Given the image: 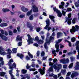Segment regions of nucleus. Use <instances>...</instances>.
Returning a JSON list of instances; mask_svg holds the SVG:
<instances>
[{
  "label": "nucleus",
  "instance_id": "nucleus-32",
  "mask_svg": "<svg viewBox=\"0 0 79 79\" xmlns=\"http://www.w3.org/2000/svg\"><path fill=\"white\" fill-rule=\"evenodd\" d=\"M32 10L31 9L30 11L28 12L27 13V16H29V15H31V13H32Z\"/></svg>",
  "mask_w": 79,
  "mask_h": 79
},
{
  "label": "nucleus",
  "instance_id": "nucleus-18",
  "mask_svg": "<svg viewBox=\"0 0 79 79\" xmlns=\"http://www.w3.org/2000/svg\"><path fill=\"white\" fill-rule=\"evenodd\" d=\"M75 70L79 69V62H77L76 64V66L74 68Z\"/></svg>",
  "mask_w": 79,
  "mask_h": 79
},
{
  "label": "nucleus",
  "instance_id": "nucleus-41",
  "mask_svg": "<svg viewBox=\"0 0 79 79\" xmlns=\"http://www.w3.org/2000/svg\"><path fill=\"white\" fill-rule=\"evenodd\" d=\"M12 52H14V53H16V52L17 51V49L16 48H14L12 50Z\"/></svg>",
  "mask_w": 79,
  "mask_h": 79
},
{
  "label": "nucleus",
  "instance_id": "nucleus-27",
  "mask_svg": "<svg viewBox=\"0 0 79 79\" xmlns=\"http://www.w3.org/2000/svg\"><path fill=\"white\" fill-rule=\"evenodd\" d=\"M49 17L51 19H52V21L54 23H55V20L53 19L55 18V17L53 16L49 15Z\"/></svg>",
  "mask_w": 79,
  "mask_h": 79
},
{
  "label": "nucleus",
  "instance_id": "nucleus-53",
  "mask_svg": "<svg viewBox=\"0 0 79 79\" xmlns=\"http://www.w3.org/2000/svg\"><path fill=\"white\" fill-rule=\"evenodd\" d=\"M48 71H53V68L51 67L49 69Z\"/></svg>",
  "mask_w": 79,
  "mask_h": 79
},
{
  "label": "nucleus",
  "instance_id": "nucleus-45",
  "mask_svg": "<svg viewBox=\"0 0 79 79\" xmlns=\"http://www.w3.org/2000/svg\"><path fill=\"white\" fill-rule=\"evenodd\" d=\"M25 17V15H20L19 17L20 18H23L24 17Z\"/></svg>",
  "mask_w": 79,
  "mask_h": 79
},
{
  "label": "nucleus",
  "instance_id": "nucleus-28",
  "mask_svg": "<svg viewBox=\"0 0 79 79\" xmlns=\"http://www.w3.org/2000/svg\"><path fill=\"white\" fill-rule=\"evenodd\" d=\"M2 10L3 12H4V13H6V12H7V11H10L9 9H8L6 8H3L2 9Z\"/></svg>",
  "mask_w": 79,
  "mask_h": 79
},
{
  "label": "nucleus",
  "instance_id": "nucleus-56",
  "mask_svg": "<svg viewBox=\"0 0 79 79\" xmlns=\"http://www.w3.org/2000/svg\"><path fill=\"white\" fill-rule=\"evenodd\" d=\"M76 40V38L74 37L72 38L71 39V40L72 42H74Z\"/></svg>",
  "mask_w": 79,
  "mask_h": 79
},
{
  "label": "nucleus",
  "instance_id": "nucleus-57",
  "mask_svg": "<svg viewBox=\"0 0 79 79\" xmlns=\"http://www.w3.org/2000/svg\"><path fill=\"white\" fill-rule=\"evenodd\" d=\"M71 72H69L67 74V76H69L71 75Z\"/></svg>",
  "mask_w": 79,
  "mask_h": 79
},
{
  "label": "nucleus",
  "instance_id": "nucleus-58",
  "mask_svg": "<svg viewBox=\"0 0 79 79\" xmlns=\"http://www.w3.org/2000/svg\"><path fill=\"white\" fill-rule=\"evenodd\" d=\"M40 31V28H36V31L37 32H39Z\"/></svg>",
  "mask_w": 79,
  "mask_h": 79
},
{
  "label": "nucleus",
  "instance_id": "nucleus-17",
  "mask_svg": "<svg viewBox=\"0 0 79 79\" xmlns=\"http://www.w3.org/2000/svg\"><path fill=\"white\" fill-rule=\"evenodd\" d=\"M61 5L59 6V8L61 10H63L64 9V2H61Z\"/></svg>",
  "mask_w": 79,
  "mask_h": 79
},
{
  "label": "nucleus",
  "instance_id": "nucleus-8",
  "mask_svg": "<svg viewBox=\"0 0 79 79\" xmlns=\"http://www.w3.org/2000/svg\"><path fill=\"white\" fill-rule=\"evenodd\" d=\"M60 63L63 64H66L68 63L69 62V59L68 58H67L66 59H64L60 60Z\"/></svg>",
  "mask_w": 79,
  "mask_h": 79
},
{
  "label": "nucleus",
  "instance_id": "nucleus-9",
  "mask_svg": "<svg viewBox=\"0 0 79 79\" xmlns=\"http://www.w3.org/2000/svg\"><path fill=\"white\" fill-rule=\"evenodd\" d=\"M62 41V39H59L56 41V44L55 45V47L56 49H59L60 47V44L61 41Z\"/></svg>",
  "mask_w": 79,
  "mask_h": 79
},
{
  "label": "nucleus",
  "instance_id": "nucleus-19",
  "mask_svg": "<svg viewBox=\"0 0 79 79\" xmlns=\"http://www.w3.org/2000/svg\"><path fill=\"white\" fill-rule=\"evenodd\" d=\"M22 10L23 11V12H27V11H28V9L27 8H26L25 7L23 6L22 7Z\"/></svg>",
  "mask_w": 79,
  "mask_h": 79
},
{
  "label": "nucleus",
  "instance_id": "nucleus-16",
  "mask_svg": "<svg viewBox=\"0 0 79 79\" xmlns=\"http://www.w3.org/2000/svg\"><path fill=\"white\" fill-rule=\"evenodd\" d=\"M8 26V24L6 23H3L0 24V26L2 27H6Z\"/></svg>",
  "mask_w": 79,
  "mask_h": 79
},
{
  "label": "nucleus",
  "instance_id": "nucleus-54",
  "mask_svg": "<svg viewBox=\"0 0 79 79\" xmlns=\"http://www.w3.org/2000/svg\"><path fill=\"white\" fill-rule=\"evenodd\" d=\"M39 54H40V52L39 51H38L36 53V56H39Z\"/></svg>",
  "mask_w": 79,
  "mask_h": 79
},
{
  "label": "nucleus",
  "instance_id": "nucleus-25",
  "mask_svg": "<svg viewBox=\"0 0 79 79\" xmlns=\"http://www.w3.org/2000/svg\"><path fill=\"white\" fill-rule=\"evenodd\" d=\"M63 33H62L60 32H58L57 33V38H59V37H60V36H61V35H62Z\"/></svg>",
  "mask_w": 79,
  "mask_h": 79
},
{
  "label": "nucleus",
  "instance_id": "nucleus-15",
  "mask_svg": "<svg viewBox=\"0 0 79 79\" xmlns=\"http://www.w3.org/2000/svg\"><path fill=\"white\" fill-rule=\"evenodd\" d=\"M78 74L77 72H73V73L71 75V76L72 78H73L74 77H76L77 76Z\"/></svg>",
  "mask_w": 79,
  "mask_h": 79
},
{
  "label": "nucleus",
  "instance_id": "nucleus-61",
  "mask_svg": "<svg viewBox=\"0 0 79 79\" xmlns=\"http://www.w3.org/2000/svg\"><path fill=\"white\" fill-rule=\"evenodd\" d=\"M54 64L53 63L50 62L49 63V66H52Z\"/></svg>",
  "mask_w": 79,
  "mask_h": 79
},
{
  "label": "nucleus",
  "instance_id": "nucleus-59",
  "mask_svg": "<svg viewBox=\"0 0 79 79\" xmlns=\"http://www.w3.org/2000/svg\"><path fill=\"white\" fill-rule=\"evenodd\" d=\"M1 33H2V34H5V32L4 31H3V30H1Z\"/></svg>",
  "mask_w": 79,
  "mask_h": 79
},
{
  "label": "nucleus",
  "instance_id": "nucleus-10",
  "mask_svg": "<svg viewBox=\"0 0 79 79\" xmlns=\"http://www.w3.org/2000/svg\"><path fill=\"white\" fill-rule=\"evenodd\" d=\"M31 4L32 6V8L33 9L34 12H38V8L36 7L35 5H33L34 4V3L32 2Z\"/></svg>",
  "mask_w": 79,
  "mask_h": 79
},
{
  "label": "nucleus",
  "instance_id": "nucleus-7",
  "mask_svg": "<svg viewBox=\"0 0 79 79\" xmlns=\"http://www.w3.org/2000/svg\"><path fill=\"white\" fill-rule=\"evenodd\" d=\"M28 40H27L28 42V44L30 45V44H33V39L31 37V35L29 34L27 35Z\"/></svg>",
  "mask_w": 79,
  "mask_h": 79
},
{
  "label": "nucleus",
  "instance_id": "nucleus-51",
  "mask_svg": "<svg viewBox=\"0 0 79 79\" xmlns=\"http://www.w3.org/2000/svg\"><path fill=\"white\" fill-rule=\"evenodd\" d=\"M31 66H30L28 64L27 65L26 68L27 69H29V68H31Z\"/></svg>",
  "mask_w": 79,
  "mask_h": 79
},
{
  "label": "nucleus",
  "instance_id": "nucleus-46",
  "mask_svg": "<svg viewBox=\"0 0 79 79\" xmlns=\"http://www.w3.org/2000/svg\"><path fill=\"white\" fill-rule=\"evenodd\" d=\"M53 61L54 63H57V62H58V60L57 59L55 58L53 60Z\"/></svg>",
  "mask_w": 79,
  "mask_h": 79
},
{
  "label": "nucleus",
  "instance_id": "nucleus-44",
  "mask_svg": "<svg viewBox=\"0 0 79 79\" xmlns=\"http://www.w3.org/2000/svg\"><path fill=\"white\" fill-rule=\"evenodd\" d=\"M33 19H34V17H33V15H31L29 17L30 20H33Z\"/></svg>",
  "mask_w": 79,
  "mask_h": 79
},
{
  "label": "nucleus",
  "instance_id": "nucleus-60",
  "mask_svg": "<svg viewBox=\"0 0 79 79\" xmlns=\"http://www.w3.org/2000/svg\"><path fill=\"white\" fill-rule=\"evenodd\" d=\"M26 59L27 60H30V57L27 56H26Z\"/></svg>",
  "mask_w": 79,
  "mask_h": 79
},
{
  "label": "nucleus",
  "instance_id": "nucleus-20",
  "mask_svg": "<svg viewBox=\"0 0 79 79\" xmlns=\"http://www.w3.org/2000/svg\"><path fill=\"white\" fill-rule=\"evenodd\" d=\"M67 21L68 24L69 25H70L71 24V19H69V18L67 19H66V20L65 22V23H66Z\"/></svg>",
  "mask_w": 79,
  "mask_h": 79
},
{
  "label": "nucleus",
  "instance_id": "nucleus-29",
  "mask_svg": "<svg viewBox=\"0 0 79 79\" xmlns=\"http://www.w3.org/2000/svg\"><path fill=\"white\" fill-rule=\"evenodd\" d=\"M44 42V41L41 40H40L38 41V43L39 44H42Z\"/></svg>",
  "mask_w": 79,
  "mask_h": 79
},
{
  "label": "nucleus",
  "instance_id": "nucleus-14",
  "mask_svg": "<svg viewBox=\"0 0 79 79\" xmlns=\"http://www.w3.org/2000/svg\"><path fill=\"white\" fill-rule=\"evenodd\" d=\"M0 37H1L2 40H5V41H6L8 39V38H7L5 36L1 34H0Z\"/></svg>",
  "mask_w": 79,
  "mask_h": 79
},
{
  "label": "nucleus",
  "instance_id": "nucleus-22",
  "mask_svg": "<svg viewBox=\"0 0 79 79\" xmlns=\"http://www.w3.org/2000/svg\"><path fill=\"white\" fill-rule=\"evenodd\" d=\"M17 56H19L20 57V58L21 59H23V58L24 57V55H23L22 54H20V53H18L17 55Z\"/></svg>",
  "mask_w": 79,
  "mask_h": 79
},
{
  "label": "nucleus",
  "instance_id": "nucleus-36",
  "mask_svg": "<svg viewBox=\"0 0 79 79\" xmlns=\"http://www.w3.org/2000/svg\"><path fill=\"white\" fill-rule=\"evenodd\" d=\"M21 72L22 73H23V74H26V72H27V70L23 69L22 70Z\"/></svg>",
  "mask_w": 79,
  "mask_h": 79
},
{
  "label": "nucleus",
  "instance_id": "nucleus-50",
  "mask_svg": "<svg viewBox=\"0 0 79 79\" xmlns=\"http://www.w3.org/2000/svg\"><path fill=\"white\" fill-rule=\"evenodd\" d=\"M9 34L10 35H13V32L11 31H9Z\"/></svg>",
  "mask_w": 79,
  "mask_h": 79
},
{
  "label": "nucleus",
  "instance_id": "nucleus-5",
  "mask_svg": "<svg viewBox=\"0 0 79 79\" xmlns=\"http://www.w3.org/2000/svg\"><path fill=\"white\" fill-rule=\"evenodd\" d=\"M75 27L73 26L72 27V28L70 30V32L71 33L72 32H75L76 31H77L79 28V27L77 25H76Z\"/></svg>",
  "mask_w": 79,
  "mask_h": 79
},
{
  "label": "nucleus",
  "instance_id": "nucleus-12",
  "mask_svg": "<svg viewBox=\"0 0 79 79\" xmlns=\"http://www.w3.org/2000/svg\"><path fill=\"white\" fill-rule=\"evenodd\" d=\"M12 52V51L10 49H8L7 50V54H8L7 55V58H11V56H10V55H11V53Z\"/></svg>",
  "mask_w": 79,
  "mask_h": 79
},
{
  "label": "nucleus",
  "instance_id": "nucleus-33",
  "mask_svg": "<svg viewBox=\"0 0 79 79\" xmlns=\"http://www.w3.org/2000/svg\"><path fill=\"white\" fill-rule=\"evenodd\" d=\"M70 59L71 60V62H73V61L74 60H75V57H73V56H71L70 57Z\"/></svg>",
  "mask_w": 79,
  "mask_h": 79
},
{
  "label": "nucleus",
  "instance_id": "nucleus-48",
  "mask_svg": "<svg viewBox=\"0 0 79 79\" xmlns=\"http://www.w3.org/2000/svg\"><path fill=\"white\" fill-rule=\"evenodd\" d=\"M67 67H68V65L66 64H64L63 65V68L64 69H66L67 68Z\"/></svg>",
  "mask_w": 79,
  "mask_h": 79
},
{
  "label": "nucleus",
  "instance_id": "nucleus-6",
  "mask_svg": "<svg viewBox=\"0 0 79 79\" xmlns=\"http://www.w3.org/2000/svg\"><path fill=\"white\" fill-rule=\"evenodd\" d=\"M54 11H56L57 14V16L58 17H61L62 16V13L60 12V11L58 10L56 8L54 7L53 8Z\"/></svg>",
  "mask_w": 79,
  "mask_h": 79
},
{
  "label": "nucleus",
  "instance_id": "nucleus-55",
  "mask_svg": "<svg viewBox=\"0 0 79 79\" xmlns=\"http://www.w3.org/2000/svg\"><path fill=\"white\" fill-rule=\"evenodd\" d=\"M72 23L73 24H75L76 23V19H74L72 20Z\"/></svg>",
  "mask_w": 79,
  "mask_h": 79
},
{
  "label": "nucleus",
  "instance_id": "nucleus-26",
  "mask_svg": "<svg viewBox=\"0 0 79 79\" xmlns=\"http://www.w3.org/2000/svg\"><path fill=\"white\" fill-rule=\"evenodd\" d=\"M24 77L25 78H27V79H30V75L29 74H26L24 75Z\"/></svg>",
  "mask_w": 79,
  "mask_h": 79
},
{
  "label": "nucleus",
  "instance_id": "nucleus-42",
  "mask_svg": "<svg viewBox=\"0 0 79 79\" xmlns=\"http://www.w3.org/2000/svg\"><path fill=\"white\" fill-rule=\"evenodd\" d=\"M28 55L29 56L30 58H33V56H32V55L30 53V52H28Z\"/></svg>",
  "mask_w": 79,
  "mask_h": 79
},
{
  "label": "nucleus",
  "instance_id": "nucleus-43",
  "mask_svg": "<svg viewBox=\"0 0 79 79\" xmlns=\"http://www.w3.org/2000/svg\"><path fill=\"white\" fill-rule=\"evenodd\" d=\"M29 71H35L36 69H33V68H30L29 69Z\"/></svg>",
  "mask_w": 79,
  "mask_h": 79
},
{
  "label": "nucleus",
  "instance_id": "nucleus-1",
  "mask_svg": "<svg viewBox=\"0 0 79 79\" xmlns=\"http://www.w3.org/2000/svg\"><path fill=\"white\" fill-rule=\"evenodd\" d=\"M49 35L50 33H48L47 34V37L46 39V42L44 44V48L45 49L47 50L46 52H48V50H47L48 49V47L47 46V44L49 45L51 42V40H54V37H53L52 36H51L50 37L49 40H47V38L48 37V36H49Z\"/></svg>",
  "mask_w": 79,
  "mask_h": 79
},
{
  "label": "nucleus",
  "instance_id": "nucleus-38",
  "mask_svg": "<svg viewBox=\"0 0 79 79\" xmlns=\"http://www.w3.org/2000/svg\"><path fill=\"white\" fill-rule=\"evenodd\" d=\"M73 63H72L69 64V69H71V68H72L73 67Z\"/></svg>",
  "mask_w": 79,
  "mask_h": 79
},
{
  "label": "nucleus",
  "instance_id": "nucleus-31",
  "mask_svg": "<svg viewBox=\"0 0 79 79\" xmlns=\"http://www.w3.org/2000/svg\"><path fill=\"white\" fill-rule=\"evenodd\" d=\"M62 10H62V11L63 15V16H66V12H64V10H66V9H64Z\"/></svg>",
  "mask_w": 79,
  "mask_h": 79
},
{
  "label": "nucleus",
  "instance_id": "nucleus-64",
  "mask_svg": "<svg viewBox=\"0 0 79 79\" xmlns=\"http://www.w3.org/2000/svg\"><path fill=\"white\" fill-rule=\"evenodd\" d=\"M21 44H22V43L21 42V41H20L18 43V45L19 46H21Z\"/></svg>",
  "mask_w": 79,
  "mask_h": 79
},
{
  "label": "nucleus",
  "instance_id": "nucleus-2",
  "mask_svg": "<svg viewBox=\"0 0 79 79\" xmlns=\"http://www.w3.org/2000/svg\"><path fill=\"white\" fill-rule=\"evenodd\" d=\"M55 67L54 68L56 71L59 72L60 69L62 68V65L60 64H58L57 63L54 64Z\"/></svg>",
  "mask_w": 79,
  "mask_h": 79
},
{
  "label": "nucleus",
  "instance_id": "nucleus-47",
  "mask_svg": "<svg viewBox=\"0 0 79 79\" xmlns=\"http://www.w3.org/2000/svg\"><path fill=\"white\" fill-rule=\"evenodd\" d=\"M27 26L28 27H31V23L28 22L27 23Z\"/></svg>",
  "mask_w": 79,
  "mask_h": 79
},
{
  "label": "nucleus",
  "instance_id": "nucleus-35",
  "mask_svg": "<svg viewBox=\"0 0 79 79\" xmlns=\"http://www.w3.org/2000/svg\"><path fill=\"white\" fill-rule=\"evenodd\" d=\"M63 33L65 35V36H67V34H69V31H67L66 32L64 31Z\"/></svg>",
  "mask_w": 79,
  "mask_h": 79
},
{
  "label": "nucleus",
  "instance_id": "nucleus-62",
  "mask_svg": "<svg viewBox=\"0 0 79 79\" xmlns=\"http://www.w3.org/2000/svg\"><path fill=\"white\" fill-rule=\"evenodd\" d=\"M13 69H12L10 70L9 72V74H11L12 73V72L13 71Z\"/></svg>",
  "mask_w": 79,
  "mask_h": 79
},
{
  "label": "nucleus",
  "instance_id": "nucleus-30",
  "mask_svg": "<svg viewBox=\"0 0 79 79\" xmlns=\"http://www.w3.org/2000/svg\"><path fill=\"white\" fill-rule=\"evenodd\" d=\"M0 73L1 76H2L3 77L4 76L5 74H6V73L3 72H1Z\"/></svg>",
  "mask_w": 79,
  "mask_h": 79
},
{
  "label": "nucleus",
  "instance_id": "nucleus-52",
  "mask_svg": "<svg viewBox=\"0 0 79 79\" xmlns=\"http://www.w3.org/2000/svg\"><path fill=\"white\" fill-rule=\"evenodd\" d=\"M35 40L36 41H39V37L38 36H36L35 38Z\"/></svg>",
  "mask_w": 79,
  "mask_h": 79
},
{
  "label": "nucleus",
  "instance_id": "nucleus-63",
  "mask_svg": "<svg viewBox=\"0 0 79 79\" xmlns=\"http://www.w3.org/2000/svg\"><path fill=\"white\" fill-rule=\"evenodd\" d=\"M76 45H79V41H77L76 43Z\"/></svg>",
  "mask_w": 79,
  "mask_h": 79
},
{
  "label": "nucleus",
  "instance_id": "nucleus-40",
  "mask_svg": "<svg viewBox=\"0 0 79 79\" xmlns=\"http://www.w3.org/2000/svg\"><path fill=\"white\" fill-rule=\"evenodd\" d=\"M72 11L71 8H69L67 9V10L66 11V12H69V11Z\"/></svg>",
  "mask_w": 79,
  "mask_h": 79
},
{
  "label": "nucleus",
  "instance_id": "nucleus-24",
  "mask_svg": "<svg viewBox=\"0 0 79 79\" xmlns=\"http://www.w3.org/2000/svg\"><path fill=\"white\" fill-rule=\"evenodd\" d=\"M75 5L76 7L78 8L79 6V0H78L77 2L75 3Z\"/></svg>",
  "mask_w": 79,
  "mask_h": 79
},
{
  "label": "nucleus",
  "instance_id": "nucleus-49",
  "mask_svg": "<svg viewBox=\"0 0 79 79\" xmlns=\"http://www.w3.org/2000/svg\"><path fill=\"white\" fill-rule=\"evenodd\" d=\"M4 64L5 63H4V61H1V63H0V67H1V65H4Z\"/></svg>",
  "mask_w": 79,
  "mask_h": 79
},
{
  "label": "nucleus",
  "instance_id": "nucleus-37",
  "mask_svg": "<svg viewBox=\"0 0 79 79\" xmlns=\"http://www.w3.org/2000/svg\"><path fill=\"white\" fill-rule=\"evenodd\" d=\"M61 73L63 74H66V70L65 69H62L61 70Z\"/></svg>",
  "mask_w": 79,
  "mask_h": 79
},
{
  "label": "nucleus",
  "instance_id": "nucleus-21",
  "mask_svg": "<svg viewBox=\"0 0 79 79\" xmlns=\"http://www.w3.org/2000/svg\"><path fill=\"white\" fill-rule=\"evenodd\" d=\"M76 49L77 50L78 55L77 56V59H79V46H77L76 47Z\"/></svg>",
  "mask_w": 79,
  "mask_h": 79
},
{
  "label": "nucleus",
  "instance_id": "nucleus-3",
  "mask_svg": "<svg viewBox=\"0 0 79 79\" xmlns=\"http://www.w3.org/2000/svg\"><path fill=\"white\" fill-rule=\"evenodd\" d=\"M13 62V60L12 59H11L8 62V64L9 66H9V69H13V68H16V64L15 63H13V66H11L10 65L11 63Z\"/></svg>",
  "mask_w": 79,
  "mask_h": 79
},
{
  "label": "nucleus",
  "instance_id": "nucleus-34",
  "mask_svg": "<svg viewBox=\"0 0 79 79\" xmlns=\"http://www.w3.org/2000/svg\"><path fill=\"white\" fill-rule=\"evenodd\" d=\"M52 54H53L54 56H56V51L54 50H52Z\"/></svg>",
  "mask_w": 79,
  "mask_h": 79
},
{
  "label": "nucleus",
  "instance_id": "nucleus-39",
  "mask_svg": "<svg viewBox=\"0 0 79 79\" xmlns=\"http://www.w3.org/2000/svg\"><path fill=\"white\" fill-rule=\"evenodd\" d=\"M45 52L42 51L41 55V56H45Z\"/></svg>",
  "mask_w": 79,
  "mask_h": 79
},
{
  "label": "nucleus",
  "instance_id": "nucleus-23",
  "mask_svg": "<svg viewBox=\"0 0 79 79\" xmlns=\"http://www.w3.org/2000/svg\"><path fill=\"white\" fill-rule=\"evenodd\" d=\"M16 40L17 41H21L22 40V37H19V35H18L16 38Z\"/></svg>",
  "mask_w": 79,
  "mask_h": 79
},
{
  "label": "nucleus",
  "instance_id": "nucleus-13",
  "mask_svg": "<svg viewBox=\"0 0 79 79\" xmlns=\"http://www.w3.org/2000/svg\"><path fill=\"white\" fill-rule=\"evenodd\" d=\"M0 53L2 55H5L6 54V52H3V48L2 46H0Z\"/></svg>",
  "mask_w": 79,
  "mask_h": 79
},
{
  "label": "nucleus",
  "instance_id": "nucleus-4",
  "mask_svg": "<svg viewBox=\"0 0 79 79\" xmlns=\"http://www.w3.org/2000/svg\"><path fill=\"white\" fill-rule=\"evenodd\" d=\"M46 23L47 25L44 27V29H47L48 31L51 29V27H49V26L50 25V20L49 19H47L46 21Z\"/></svg>",
  "mask_w": 79,
  "mask_h": 79
},
{
  "label": "nucleus",
  "instance_id": "nucleus-11",
  "mask_svg": "<svg viewBox=\"0 0 79 79\" xmlns=\"http://www.w3.org/2000/svg\"><path fill=\"white\" fill-rule=\"evenodd\" d=\"M45 67H44L43 68V69H39L38 70V72H40V74L42 75H43L45 74Z\"/></svg>",
  "mask_w": 79,
  "mask_h": 79
}]
</instances>
